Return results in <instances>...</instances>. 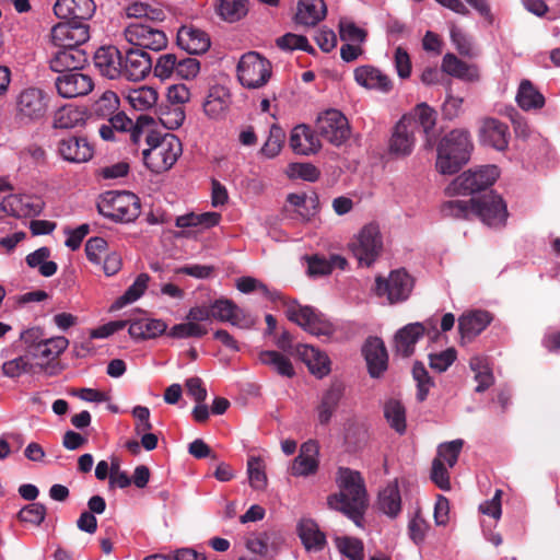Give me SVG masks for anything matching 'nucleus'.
Listing matches in <instances>:
<instances>
[{
	"label": "nucleus",
	"mask_w": 560,
	"mask_h": 560,
	"mask_svg": "<svg viewBox=\"0 0 560 560\" xmlns=\"http://www.w3.org/2000/svg\"><path fill=\"white\" fill-rule=\"evenodd\" d=\"M474 149L470 133L465 129H454L439 142L436 170L444 175L457 173L469 159Z\"/></svg>",
	"instance_id": "obj_1"
},
{
	"label": "nucleus",
	"mask_w": 560,
	"mask_h": 560,
	"mask_svg": "<svg viewBox=\"0 0 560 560\" xmlns=\"http://www.w3.org/2000/svg\"><path fill=\"white\" fill-rule=\"evenodd\" d=\"M147 143L150 148L142 152L143 162L155 174L168 171L182 154V143L172 133L161 136L155 131H150L147 135Z\"/></svg>",
	"instance_id": "obj_2"
},
{
	"label": "nucleus",
	"mask_w": 560,
	"mask_h": 560,
	"mask_svg": "<svg viewBox=\"0 0 560 560\" xmlns=\"http://www.w3.org/2000/svg\"><path fill=\"white\" fill-rule=\"evenodd\" d=\"M277 298L283 301L288 319L304 330L315 336L325 337H330L335 332L334 325L316 308L301 305L295 300H285L280 294H277Z\"/></svg>",
	"instance_id": "obj_3"
},
{
	"label": "nucleus",
	"mask_w": 560,
	"mask_h": 560,
	"mask_svg": "<svg viewBox=\"0 0 560 560\" xmlns=\"http://www.w3.org/2000/svg\"><path fill=\"white\" fill-rule=\"evenodd\" d=\"M98 212L116 222H132L141 212L138 196L130 191H108L97 205Z\"/></svg>",
	"instance_id": "obj_4"
},
{
	"label": "nucleus",
	"mask_w": 560,
	"mask_h": 560,
	"mask_svg": "<svg viewBox=\"0 0 560 560\" xmlns=\"http://www.w3.org/2000/svg\"><path fill=\"white\" fill-rule=\"evenodd\" d=\"M500 172L495 165H485L476 170H469L457 176L447 187L446 194L454 195H472L481 190H486L492 186Z\"/></svg>",
	"instance_id": "obj_5"
},
{
	"label": "nucleus",
	"mask_w": 560,
	"mask_h": 560,
	"mask_svg": "<svg viewBox=\"0 0 560 560\" xmlns=\"http://www.w3.org/2000/svg\"><path fill=\"white\" fill-rule=\"evenodd\" d=\"M237 77L245 88H261L271 77V63L256 51L246 52L238 61Z\"/></svg>",
	"instance_id": "obj_6"
},
{
	"label": "nucleus",
	"mask_w": 560,
	"mask_h": 560,
	"mask_svg": "<svg viewBox=\"0 0 560 560\" xmlns=\"http://www.w3.org/2000/svg\"><path fill=\"white\" fill-rule=\"evenodd\" d=\"M349 246L360 265L371 266L383 247L378 226L375 224L363 226Z\"/></svg>",
	"instance_id": "obj_7"
},
{
	"label": "nucleus",
	"mask_w": 560,
	"mask_h": 560,
	"mask_svg": "<svg viewBox=\"0 0 560 560\" xmlns=\"http://www.w3.org/2000/svg\"><path fill=\"white\" fill-rule=\"evenodd\" d=\"M49 97L38 88H27L16 96V117L24 122L40 120L48 109Z\"/></svg>",
	"instance_id": "obj_8"
},
{
	"label": "nucleus",
	"mask_w": 560,
	"mask_h": 560,
	"mask_svg": "<svg viewBox=\"0 0 560 560\" xmlns=\"http://www.w3.org/2000/svg\"><path fill=\"white\" fill-rule=\"evenodd\" d=\"M316 132L329 143L339 147L350 137V126L346 116L337 109H328L316 120Z\"/></svg>",
	"instance_id": "obj_9"
},
{
	"label": "nucleus",
	"mask_w": 560,
	"mask_h": 560,
	"mask_svg": "<svg viewBox=\"0 0 560 560\" xmlns=\"http://www.w3.org/2000/svg\"><path fill=\"white\" fill-rule=\"evenodd\" d=\"M474 215L489 226H503L508 219L506 205L502 197L490 191L479 198H471Z\"/></svg>",
	"instance_id": "obj_10"
},
{
	"label": "nucleus",
	"mask_w": 560,
	"mask_h": 560,
	"mask_svg": "<svg viewBox=\"0 0 560 560\" xmlns=\"http://www.w3.org/2000/svg\"><path fill=\"white\" fill-rule=\"evenodd\" d=\"M124 34L128 43L143 49L159 51L167 45V37L163 31L142 22L131 23Z\"/></svg>",
	"instance_id": "obj_11"
},
{
	"label": "nucleus",
	"mask_w": 560,
	"mask_h": 560,
	"mask_svg": "<svg viewBox=\"0 0 560 560\" xmlns=\"http://www.w3.org/2000/svg\"><path fill=\"white\" fill-rule=\"evenodd\" d=\"M50 36L56 47L80 48L90 38V26L80 20L65 21L51 28Z\"/></svg>",
	"instance_id": "obj_12"
},
{
	"label": "nucleus",
	"mask_w": 560,
	"mask_h": 560,
	"mask_svg": "<svg viewBox=\"0 0 560 560\" xmlns=\"http://www.w3.org/2000/svg\"><path fill=\"white\" fill-rule=\"evenodd\" d=\"M375 283L376 294L386 295L392 304L407 300L413 287L411 277L404 270L392 271L387 280L378 276Z\"/></svg>",
	"instance_id": "obj_13"
},
{
	"label": "nucleus",
	"mask_w": 560,
	"mask_h": 560,
	"mask_svg": "<svg viewBox=\"0 0 560 560\" xmlns=\"http://www.w3.org/2000/svg\"><path fill=\"white\" fill-rule=\"evenodd\" d=\"M211 315L213 319L230 323L241 329H249L255 325V318L230 299L215 300L211 304Z\"/></svg>",
	"instance_id": "obj_14"
},
{
	"label": "nucleus",
	"mask_w": 560,
	"mask_h": 560,
	"mask_svg": "<svg viewBox=\"0 0 560 560\" xmlns=\"http://www.w3.org/2000/svg\"><path fill=\"white\" fill-rule=\"evenodd\" d=\"M368 501L366 492H335L327 499L331 509L342 512L357 525H360Z\"/></svg>",
	"instance_id": "obj_15"
},
{
	"label": "nucleus",
	"mask_w": 560,
	"mask_h": 560,
	"mask_svg": "<svg viewBox=\"0 0 560 560\" xmlns=\"http://www.w3.org/2000/svg\"><path fill=\"white\" fill-rule=\"evenodd\" d=\"M415 122L409 117H401L393 128L388 141V152L396 158L411 154L415 143Z\"/></svg>",
	"instance_id": "obj_16"
},
{
	"label": "nucleus",
	"mask_w": 560,
	"mask_h": 560,
	"mask_svg": "<svg viewBox=\"0 0 560 560\" xmlns=\"http://www.w3.org/2000/svg\"><path fill=\"white\" fill-rule=\"evenodd\" d=\"M59 155L71 163H84L90 161L94 154L93 145L85 137L68 135L57 143Z\"/></svg>",
	"instance_id": "obj_17"
},
{
	"label": "nucleus",
	"mask_w": 560,
	"mask_h": 560,
	"mask_svg": "<svg viewBox=\"0 0 560 560\" xmlns=\"http://www.w3.org/2000/svg\"><path fill=\"white\" fill-rule=\"evenodd\" d=\"M55 85L60 96L73 98L89 94L93 90L94 83L90 75L74 70L59 75Z\"/></svg>",
	"instance_id": "obj_18"
},
{
	"label": "nucleus",
	"mask_w": 560,
	"mask_h": 560,
	"mask_svg": "<svg viewBox=\"0 0 560 560\" xmlns=\"http://www.w3.org/2000/svg\"><path fill=\"white\" fill-rule=\"evenodd\" d=\"M362 354L370 376L380 378L388 368V354L384 341L378 337H369L362 347Z\"/></svg>",
	"instance_id": "obj_19"
},
{
	"label": "nucleus",
	"mask_w": 560,
	"mask_h": 560,
	"mask_svg": "<svg viewBox=\"0 0 560 560\" xmlns=\"http://www.w3.org/2000/svg\"><path fill=\"white\" fill-rule=\"evenodd\" d=\"M479 140L485 145L504 151L508 149L510 140L509 127L497 118H485L479 128Z\"/></svg>",
	"instance_id": "obj_20"
},
{
	"label": "nucleus",
	"mask_w": 560,
	"mask_h": 560,
	"mask_svg": "<svg viewBox=\"0 0 560 560\" xmlns=\"http://www.w3.org/2000/svg\"><path fill=\"white\" fill-rule=\"evenodd\" d=\"M121 77L129 81L143 80L152 70V59L142 49L130 48L122 58Z\"/></svg>",
	"instance_id": "obj_21"
},
{
	"label": "nucleus",
	"mask_w": 560,
	"mask_h": 560,
	"mask_svg": "<svg viewBox=\"0 0 560 560\" xmlns=\"http://www.w3.org/2000/svg\"><path fill=\"white\" fill-rule=\"evenodd\" d=\"M122 55L120 50L113 45L100 47L93 57L94 66L98 72L110 80L121 77Z\"/></svg>",
	"instance_id": "obj_22"
},
{
	"label": "nucleus",
	"mask_w": 560,
	"mask_h": 560,
	"mask_svg": "<svg viewBox=\"0 0 560 560\" xmlns=\"http://www.w3.org/2000/svg\"><path fill=\"white\" fill-rule=\"evenodd\" d=\"M424 335H430V330L425 324L417 322L404 326L395 334V352L402 358L411 357L415 353L416 343Z\"/></svg>",
	"instance_id": "obj_23"
},
{
	"label": "nucleus",
	"mask_w": 560,
	"mask_h": 560,
	"mask_svg": "<svg viewBox=\"0 0 560 560\" xmlns=\"http://www.w3.org/2000/svg\"><path fill=\"white\" fill-rule=\"evenodd\" d=\"M402 117L411 118L412 122H415V131H417L418 128H422V131L425 135L424 148L428 150L433 149V147L435 145V109L423 102L416 105L415 108L409 114H406Z\"/></svg>",
	"instance_id": "obj_24"
},
{
	"label": "nucleus",
	"mask_w": 560,
	"mask_h": 560,
	"mask_svg": "<svg viewBox=\"0 0 560 560\" xmlns=\"http://www.w3.org/2000/svg\"><path fill=\"white\" fill-rule=\"evenodd\" d=\"M318 453L319 447L316 441L304 442L300 447L299 455L290 466V474L296 477L314 475L318 469Z\"/></svg>",
	"instance_id": "obj_25"
},
{
	"label": "nucleus",
	"mask_w": 560,
	"mask_h": 560,
	"mask_svg": "<svg viewBox=\"0 0 560 560\" xmlns=\"http://www.w3.org/2000/svg\"><path fill=\"white\" fill-rule=\"evenodd\" d=\"M50 59V69L55 72H69L81 69L88 61L86 52L78 47H57Z\"/></svg>",
	"instance_id": "obj_26"
},
{
	"label": "nucleus",
	"mask_w": 560,
	"mask_h": 560,
	"mask_svg": "<svg viewBox=\"0 0 560 560\" xmlns=\"http://www.w3.org/2000/svg\"><path fill=\"white\" fill-rule=\"evenodd\" d=\"M298 536L308 552H320L327 546V538L324 532L320 530L318 524L307 517H303L296 525Z\"/></svg>",
	"instance_id": "obj_27"
},
{
	"label": "nucleus",
	"mask_w": 560,
	"mask_h": 560,
	"mask_svg": "<svg viewBox=\"0 0 560 560\" xmlns=\"http://www.w3.org/2000/svg\"><path fill=\"white\" fill-rule=\"evenodd\" d=\"M492 322V315L487 311L476 310L463 314L458 319L462 341H471L480 335Z\"/></svg>",
	"instance_id": "obj_28"
},
{
	"label": "nucleus",
	"mask_w": 560,
	"mask_h": 560,
	"mask_svg": "<svg viewBox=\"0 0 560 560\" xmlns=\"http://www.w3.org/2000/svg\"><path fill=\"white\" fill-rule=\"evenodd\" d=\"M177 45L191 55L206 52L210 38L206 32L192 25H184L177 32Z\"/></svg>",
	"instance_id": "obj_29"
},
{
	"label": "nucleus",
	"mask_w": 560,
	"mask_h": 560,
	"mask_svg": "<svg viewBox=\"0 0 560 560\" xmlns=\"http://www.w3.org/2000/svg\"><path fill=\"white\" fill-rule=\"evenodd\" d=\"M343 395L345 385L339 381L332 382L323 393L320 402L317 406L318 421L322 425H327L330 422Z\"/></svg>",
	"instance_id": "obj_30"
},
{
	"label": "nucleus",
	"mask_w": 560,
	"mask_h": 560,
	"mask_svg": "<svg viewBox=\"0 0 560 560\" xmlns=\"http://www.w3.org/2000/svg\"><path fill=\"white\" fill-rule=\"evenodd\" d=\"M354 79L358 84L370 89L388 93L393 89V82L388 75L373 66H361L354 70Z\"/></svg>",
	"instance_id": "obj_31"
},
{
	"label": "nucleus",
	"mask_w": 560,
	"mask_h": 560,
	"mask_svg": "<svg viewBox=\"0 0 560 560\" xmlns=\"http://www.w3.org/2000/svg\"><path fill=\"white\" fill-rule=\"evenodd\" d=\"M442 71L459 80L476 82L480 79L477 65L467 63L452 52L444 55L442 59Z\"/></svg>",
	"instance_id": "obj_32"
},
{
	"label": "nucleus",
	"mask_w": 560,
	"mask_h": 560,
	"mask_svg": "<svg viewBox=\"0 0 560 560\" xmlns=\"http://www.w3.org/2000/svg\"><path fill=\"white\" fill-rule=\"evenodd\" d=\"M290 147L298 154L308 155L320 149V142L310 127L299 125L291 131Z\"/></svg>",
	"instance_id": "obj_33"
},
{
	"label": "nucleus",
	"mask_w": 560,
	"mask_h": 560,
	"mask_svg": "<svg viewBox=\"0 0 560 560\" xmlns=\"http://www.w3.org/2000/svg\"><path fill=\"white\" fill-rule=\"evenodd\" d=\"M327 13L324 0H300L295 22L305 26H315Z\"/></svg>",
	"instance_id": "obj_34"
},
{
	"label": "nucleus",
	"mask_w": 560,
	"mask_h": 560,
	"mask_svg": "<svg viewBox=\"0 0 560 560\" xmlns=\"http://www.w3.org/2000/svg\"><path fill=\"white\" fill-rule=\"evenodd\" d=\"M231 94L224 86L215 85L209 90L203 103L205 114L213 119L220 118L229 108Z\"/></svg>",
	"instance_id": "obj_35"
},
{
	"label": "nucleus",
	"mask_w": 560,
	"mask_h": 560,
	"mask_svg": "<svg viewBox=\"0 0 560 560\" xmlns=\"http://www.w3.org/2000/svg\"><path fill=\"white\" fill-rule=\"evenodd\" d=\"M167 325L161 319L139 318L130 322L128 332L133 339H152L163 335Z\"/></svg>",
	"instance_id": "obj_36"
},
{
	"label": "nucleus",
	"mask_w": 560,
	"mask_h": 560,
	"mask_svg": "<svg viewBox=\"0 0 560 560\" xmlns=\"http://www.w3.org/2000/svg\"><path fill=\"white\" fill-rule=\"evenodd\" d=\"M69 346V340L66 337L44 338V340L36 346L28 355L35 359H42L50 362L57 359Z\"/></svg>",
	"instance_id": "obj_37"
},
{
	"label": "nucleus",
	"mask_w": 560,
	"mask_h": 560,
	"mask_svg": "<svg viewBox=\"0 0 560 560\" xmlns=\"http://www.w3.org/2000/svg\"><path fill=\"white\" fill-rule=\"evenodd\" d=\"M258 359L261 364L269 366L281 376L291 378L295 375V371L290 359L278 351H260Z\"/></svg>",
	"instance_id": "obj_38"
},
{
	"label": "nucleus",
	"mask_w": 560,
	"mask_h": 560,
	"mask_svg": "<svg viewBox=\"0 0 560 560\" xmlns=\"http://www.w3.org/2000/svg\"><path fill=\"white\" fill-rule=\"evenodd\" d=\"M133 121L124 112H116L107 119V124H103L100 127V136L103 140H114V132H127L131 133Z\"/></svg>",
	"instance_id": "obj_39"
},
{
	"label": "nucleus",
	"mask_w": 560,
	"mask_h": 560,
	"mask_svg": "<svg viewBox=\"0 0 560 560\" xmlns=\"http://www.w3.org/2000/svg\"><path fill=\"white\" fill-rule=\"evenodd\" d=\"M516 101L518 106L525 110L541 108L545 104L544 95L528 80L521 82Z\"/></svg>",
	"instance_id": "obj_40"
},
{
	"label": "nucleus",
	"mask_w": 560,
	"mask_h": 560,
	"mask_svg": "<svg viewBox=\"0 0 560 560\" xmlns=\"http://www.w3.org/2000/svg\"><path fill=\"white\" fill-rule=\"evenodd\" d=\"M302 354L312 374L317 377H324L329 374L330 360L327 354L310 346L304 347Z\"/></svg>",
	"instance_id": "obj_41"
},
{
	"label": "nucleus",
	"mask_w": 560,
	"mask_h": 560,
	"mask_svg": "<svg viewBox=\"0 0 560 560\" xmlns=\"http://www.w3.org/2000/svg\"><path fill=\"white\" fill-rule=\"evenodd\" d=\"M84 121V113L72 105L60 107L54 115L52 126L58 129L77 127Z\"/></svg>",
	"instance_id": "obj_42"
},
{
	"label": "nucleus",
	"mask_w": 560,
	"mask_h": 560,
	"mask_svg": "<svg viewBox=\"0 0 560 560\" xmlns=\"http://www.w3.org/2000/svg\"><path fill=\"white\" fill-rule=\"evenodd\" d=\"M129 104L137 110H147L158 102V92L151 86H140L128 93Z\"/></svg>",
	"instance_id": "obj_43"
},
{
	"label": "nucleus",
	"mask_w": 560,
	"mask_h": 560,
	"mask_svg": "<svg viewBox=\"0 0 560 560\" xmlns=\"http://www.w3.org/2000/svg\"><path fill=\"white\" fill-rule=\"evenodd\" d=\"M247 475L249 486L254 490H262L267 487L266 464L260 456H249L247 459Z\"/></svg>",
	"instance_id": "obj_44"
},
{
	"label": "nucleus",
	"mask_w": 560,
	"mask_h": 560,
	"mask_svg": "<svg viewBox=\"0 0 560 560\" xmlns=\"http://www.w3.org/2000/svg\"><path fill=\"white\" fill-rule=\"evenodd\" d=\"M384 416L390 428L397 433L404 434L406 432V409L399 400H388L384 407Z\"/></svg>",
	"instance_id": "obj_45"
},
{
	"label": "nucleus",
	"mask_w": 560,
	"mask_h": 560,
	"mask_svg": "<svg viewBox=\"0 0 560 560\" xmlns=\"http://www.w3.org/2000/svg\"><path fill=\"white\" fill-rule=\"evenodd\" d=\"M337 550L350 560L364 559V545L361 539L351 536H337L334 539Z\"/></svg>",
	"instance_id": "obj_46"
},
{
	"label": "nucleus",
	"mask_w": 560,
	"mask_h": 560,
	"mask_svg": "<svg viewBox=\"0 0 560 560\" xmlns=\"http://www.w3.org/2000/svg\"><path fill=\"white\" fill-rule=\"evenodd\" d=\"M217 13L226 22H236L246 15L247 0H219Z\"/></svg>",
	"instance_id": "obj_47"
},
{
	"label": "nucleus",
	"mask_w": 560,
	"mask_h": 560,
	"mask_svg": "<svg viewBox=\"0 0 560 560\" xmlns=\"http://www.w3.org/2000/svg\"><path fill=\"white\" fill-rule=\"evenodd\" d=\"M149 281L150 276L148 273H140L125 293L116 300L113 306L115 308H121L140 299L145 292Z\"/></svg>",
	"instance_id": "obj_48"
},
{
	"label": "nucleus",
	"mask_w": 560,
	"mask_h": 560,
	"mask_svg": "<svg viewBox=\"0 0 560 560\" xmlns=\"http://www.w3.org/2000/svg\"><path fill=\"white\" fill-rule=\"evenodd\" d=\"M339 490H366L365 481L360 471L348 467H339L336 474Z\"/></svg>",
	"instance_id": "obj_49"
},
{
	"label": "nucleus",
	"mask_w": 560,
	"mask_h": 560,
	"mask_svg": "<svg viewBox=\"0 0 560 560\" xmlns=\"http://www.w3.org/2000/svg\"><path fill=\"white\" fill-rule=\"evenodd\" d=\"M412 377L417 383V400L422 402L427 399L430 389L434 386V381L429 375L424 364L420 361L413 363Z\"/></svg>",
	"instance_id": "obj_50"
},
{
	"label": "nucleus",
	"mask_w": 560,
	"mask_h": 560,
	"mask_svg": "<svg viewBox=\"0 0 560 560\" xmlns=\"http://www.w3.org/2000/svg\"><path fill=\"white\" fill-rule=\"evenodd\" d=\"M469 365L470 369L475 372V380L478 383L475 390L477 393H483L494 382L491 369L479 357L471 358Z\"/></svg>",
	"instance_id": "obj_51"
},
{
	"label": "nucleus",
	"mask_w": 560,
	"mask_h": 560,
	"mask_svg": "<svg viewBox=\"0 0 560 560\" xmlns=\"http://www.w3.org/2000/svg\"><path fill=\"white\" fill-rule=\"evenodd\" d=\"M441 212L445 218L469 220L474 215L470 200H450L441 207Z\"/></svg>",
	"instance_id": "obj_52"
},
{
	"label": "nucleus",
	"mask_w": 560,
	"mask_h": 560,
	"mask_svg": "<svg viewBox=\"0 0 560 560\" xmlns=\"http://www.w3.org/2000/svg\"><path fill=\"white\" fill-rule=\"evenodd\" d=\"M284 139V130L277 125H272L269 131V137L260 149V153L268 159L277 156L282 149Z\"/></svg>",
	"instance_id": "obj_53"
},
{
	"label": "nucleus",
	"mask_w": 560,
	"mask_h": 560,
	"mask_svg": "<svg viewBox=\"0 0 560 560\" xmlns=\"http://www.w3.org/2000/svg\"><path fill=\"white\" fill-rule=\"evenodd\" d=\"M119 108V98L113 91H106L94 104L93 110L97 117L109 118Z\"/></svg>",
	"instance_id": "obj_54"
},
{
	"label": "nucleus",
	"mask_w": 560,
	"mask_h": 560,
	"mask_svg": "<svg viewBox=\"0 0 560 560\" xmlns=\"http://www.w3.org/2000/svg\"><path fill=\"white\" fill-rule=\"evenodd\" d=\"M429 366L438 372L443 373L447 371V369L456 361L457 359V351L455 348H447L446 350H443L438 353H429Z\"/></svg>",
	"instance_id": "obj_55"
},
{
	"label": "nucleus",
	"mask_w": 560,
	"mask_h": 560,
	"mask_svg": "<svg viewBox=\"0 0 560 560\" xmlns=\"http://www.w3.org/2000/svg\"><path fill=\"white\" fill-rule=\"evenodd\" d=\"M463 445L464 441L462 439L441 443L438 446V455L435 458H441L443 463H447L450 467H453L458 460Z\"/></svg>",
	"instance_id": "obj_56"
},
{
	"label": "nucleus",
	"mask_w": 560,
	"mask_h": 560,
	"mask_svg": "<svg viewBox=\"0 0 560 560\" xmlns=\"http://www.w3.org/2000/svg\"><path fill=\"white\" fill-rule=\"evenodd\" d=\"M208 332L207 328L198 323L189 320L188 323L177 324L173 326L168 336L173 338L202 337Z\"/></svg>",
	"instance_id": "obj_57"
},
{
	"label": "nucleus",
	"mask_w": 560,
	"mask_h": 560,
	"mask_svg": "<svg viewBox=\"0 0 560 560\" xmlns=\"http://www.w3.org/2000/svg\"><path fill=\"white\" fill-rule=\"evenodd\" d=\"M378 508L388 516H397L401 510L399 492H378Z\"/></svg>",
	"instance_id": "obj_58"
},
{
	"label": "nucleus",
	"mask_w": 560,
	"mask_h": 560,
	"mask_svg": "<svg viewBox=\"0 0 560 560\" xmlns=\"http://www.w3.org/2000/svg\"><path fill=\"white\" fill-rule=\"evenodd\" d=\"M108 465L110 467V489H126L131 486L130 476L120 469V459L118 457L112 456Z\"/></svg>",
	"instance_id": "obj_59"
},
{
	"label": "nucleus",
	"mask_w": 560,
	"mask_h": 560,
	"mask_svg": "<svg viewBox=\"0 0 560 560\" xmlns=\"http://www.w3.org/2000/svg\"><path fill=\"white\" fill-rule=\"evenodd\" d=\"M451 39L459 55L468 58H475L478 56V52L472 46L471 39L460 30L453 28L451 31Z\"/></svg>",
	"instance_id": "obj_60"
},
{
	"label": "nucleus",
	"mask_w": 560,
	"mask_h": 560,
	"mask_svg": "<svg viewBox=\"0 0 560 560\" xmlns=\"http://www.w3.org/2000/svg\"><path fill=\"white\" fill-rule=\"evenodd\" d=\"M178 57L174 54H165L158 58L153 69L154 74L161 79L171 78L176 73Z\"/></svg>",
	"instance_id": "obj_61"
},
{
	"label": "nucleus",
	"mask_w": 560,
	"mask_h": 560,
	"mask_svg": "<svg viewBox=\"0 0 560 560\" xmlns=\"http://www.w3.org/2000/svg\"><path fill=\"white\" fill-rule=\"evenodd\" d=\"M289 176L302 178L307 182H316L319 178L318 168L311 163H291L289 165Z\"/></svg>",
	"instance_id": "obj_62"
},
{
	"label": "nucleus",
	"mask_w": 560,
	"mask_h": 560,
	"mask_svg": "<svg viewBox=\"0 0 560 560\" xmlns=\"http://www.w3.org/2000/svg\"><path fill=\"white\" fill-rule=\"evenodd\" d=\"M46 516V508L40 503H30L19 512V518L34 525H39Z\"/></svg>",
	"instance_id": "obj_63"
},
{
	"label": "nucleus",
	"mask_w": 560,
	"mask_h": 560,
	"mask_svg": "<svg viewBox=\"0 0 560 560\" xmlns=\"http://www.w3.org/2000/svg\"><path fill=\"white\" fill-rule=\"evenodd\" d=\"M429 525L419 514L415 515L408 523V534L416 545L424 541Z\"/></svg>",
	"instance_id": "obj_64"
}]
</instances>
